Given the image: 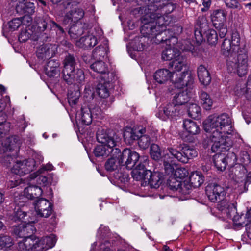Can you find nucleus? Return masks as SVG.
<instances>
[{
  "mask_svg": "<svg viewBox=\"0 0 251 251\" xmlns=\"http://www.w3.org/2000/svg\"><path fill=\"white\" fill-rule=\"evenodd\" d=\"M158 8V5L156 4L135 10L142 15L141 34L144 37L151 38L156 44L167 42L171 36L169 30H166V26L171 23L172 19L169 16H159L158 12L154 13L157 11Z\"/></svg>",
  "mask_w": 251,
  "mask_h": 251,
  "instance_id": "1",
  "label": "nucleus"
},
{
  "mask_svg": "<svg viewBox=\"0 0 251 251\" xmlns=\"http://www.w3.org/2000/svg\"><path fill=\"white\" fill-rule=\"evenodd\" d=\"M203 124L205 131L210 133L208 143L212 152L229 149L233 144L231 136L233 129L231 119L228 115H211Z\"/></svg>",
  "mask_w": 251,
  "mask_h": 251,
  "instance_id": "2",
  "label": "nucleus"
},
{
  "mask_svg": "<svg viewBox=\"0 0 251 251\" xmlns=\"http://www.w3.org/2000/svg\"><path fill=\"white\" fill-rule=\"evenodd\" d=\"M240 35L233 33L231 39H225L221 46L223 54L226 58L228 72L237 74L242 77L247 73L248 56L246 50H239Z\"/></svg>",
  "mask_w": 251,
  "mask_h": 251,
  "instance_id": "3",
  "label": "nucleus"
},
{
  "mask_svg": "<svg viewBox=\"0 0 251 251\" xmlns=\"http://www.w3.org/2000/svg\"><path fill=\"white\" fill-rule=\"evenodd\" d=\"M154 79L160 84H165L170 81L178 88L184 87H191L194 82V75L190 71H184L182 73L171 72L167 69L156 71L153 75Z\"/></svg>",
  "mask_w": 251,
  "mask_h": 251,
  "instance_id": "4",
  "label": "nucleus"
},
{
  "mask_svg": "<svg viewBox=\"0 0 251 251\" xmlns=\"http://www.w3.org/2000/svg\"><path fill=\"white\" fill-rule=\"evenodd\" d=\"M97 139L101 145H98L94 151L97 157H107L110 153L113 156L120 153V150L117 148V141L113 137L109 136L103 129L99 130L97 133Z\"/></svg>",
  "mask_w": 251,
  "mask_h": 251,
  "instance_id": "5",
  "label": "nucleus"
},
{
  "mask_svg": "<svg viewBox=\"0 0 251 251\" xmlns=\"http://www.w3.org/2000/svg\"><path fill=\"white\" fill-rule=\"evenodd\" d=\"M63 64V78L68 84L80 83L84 81V72L80 69L75 68L76 62L73 56H67L64 60Z\"/></svg>",
  "mask_w": 251,
  "mask_h": 251,
  "instance_id": "6",
  "label": "nucleus"
},
{
  "mask_svg": "<svg viewBox=\"0 0 251 251\" xmlns=\"http://www.w3.org/2000/svg\"><path fill=\"white\" fill-rule=\"evenodd\" d=\"M162 158L166 173L169 174L174 170L173 166L174 159L181 162V151H179L173 147L168 148L163 151Z\"/></svg>",
  "mask_w": 251,
  "mask_h": 251,
  "instance_id": "7",
  "label": "nucleus"
},
{
  "mask_svg": "<svg viewBox=\"0 0 251 251\" xmlns=\"http://www.w3.org/2000/svg\"><path fill=\"white\" fill-rule=\"evenodd\" d=\"M226 15V12L222 9L215 10L211 15L213 26L218 30L220 38H224L227 32L226 26L225 25Z\"/></svg>",
  "mask_w": 251,
  "mask_h": 251,
  "instance_id": "8",
  "label": "nucleus"
},
{
  "mask_svg": "<svg viewBox=\"0 0 251 251\" xmlns=\"http://www.w3.org/2000/svg\"><path fill=\"white\" fill-rule=\"evenodd\" d=\"M182 113L181 107L172 102L166 104L162 109H160L156 114V116L161 120L166 121L178 116Z\"/></svg>",
  "mask_w": 251,
  "mask_h": 251,
  "instance_id": "9",
  "label": "nucleus"
},
{
  "mask_svg": "<svg viewBox=\"0 0 251 251\" xmlns=\"http://www.w3.org/2000/svg\"><path fill=\"white\" fill-rule=\"evenodd\" d=\"M119 154L121 165L126 166L128 169H132L140 159V155L137 152L128 149L124 150Z\"/></svg>",
  "mask_w": 251,
  "mask_h": 251,
  "instance_id": "10",
  "label": "nucleus"
},
{
  "mask_svg": "<svg viewBox=\"0 0 251 251\" xmlns=\"http://www.w3.org/2000/svg\"><path fill=\"white\" fill-rule=\"evenodd\" d=\"M35 166V161L33 159L23 161H17L11 169L12 173L22 176L32 171Z\"/></svg>",
  "mask_w": 251,
  "mask_h": 251,
  "instance_id": "11",
  "label": "nucleus"
},
{
  "mask_svg": "<svg viewBox=\"0 0 251 251\" xmlns=\"http://www.w3.org/2000/svg\"><path fill=\"white\" fill-rule=\"evenodd\" d=\"M35 211L38 217L48 218L52 212V206L47 199L40 198L34 204Z\"/></svg>",
  "mask_w": 251,
  "mask_h": 251,
  "instance_id": "12",
  "label": "nucleus"
},
{
  "mask_svg": "<svg viewBox=\"0 0 251 251\" xmlns=\"http://www.w3.org/2000/svg\"><path fill=\"white\" fill-rule=\"evenodd\" d=\"M205 192L209 200L212 202L223 199L226 195L224 188L217 184H210L207 186Z\"/></svg>",
  "mask_w": 251,
  "mask_h": 251,
  "instance_id": "13",
  "label": "nucleus"
},
{
  "mask_svg": "<svg viewBox=\"0 0 251 251\" xmlns=\"http://www.w3.org/2000/svg\"><path fill=\"white\" fill-rule=\"evenodd\" d=\"M103 82H100L97 87L96 92L101 98H106L109 96L108 89L111 86L110 82L115 79V75L111 73L107 75V77L102 76Z\"/></svg>",
  "mask_w": 251,
  "mask_h": 251,
  "instance_id": "14",
  "label": "nucleus"
},
{
  "mask_svg": "<svg viewBox=\"0 0 251 251\" xmlns=\"http://www.w3.org/2000/svg\"><path fill=\"white\" fill-rule=\"evenodd\" d=\"M147 157L143 156L140 158V163L133 168L131 172V175L133 178L136 180H146L148 170L145 168L146 165L147 164Z\"/></svg>",
  "mask_w": 251,
  "mask_h": 251,
  "instance_id": "15",
  "label": "nucleus"
},
{
  "mask_svg": "<svg viewBox=\"0 0 251 251\" xmlns=\"http://www.w3.org/2000/svg\"><path fill=\"white\" fill-rule=\"evenodd\" d=\"M39 238L34 236H29L19 242L18 249L20 251H28L40 247Z\"/></svg>",
  "mask_w": 251,
  "mask_h": 251,
  "instance_id": "16",
  "label": "nucleus"
},
{
  "mask_svg": "<svg viewBox=\"0 0 251 251\" xmlns=\"http://www.w3.org/2000/svg\"><path fill=\"white\" fill-rule=\"evenodd\" d=\"M145 132V129L142 127L127 128L124 133V138L126 143L131 144L139 138V134H143Z\"/></svg>",
  "mask_w": 251,
  "mask_h": 251,
  "instance_id": "17",
  "label": "nucleus"
},
{
  "mask_svg": "<svg viewBox=\"0 0 251 251\" xmlns=\"http://www.w3.org/2000/svg\"><path fill=\"white\" fill-rule=\"evenodd\" d=\"M147 172L146 180L148 181V184L151 188H158L162 183L163 175L159 172H151L149 171Z\"/></svg>",
  "mask_w": 251,
  "mask_h": 251,
  "instance_id": "18",
  "label": "nucleus"
},
{
  "mask_svg": "<svg viewBox=\"0 0 251 251\" xmlns=\"http://www.w3.org/2000/svg\"><path fill=\"white\" fill-rule=\"evenodd\" d=\"M217 204V208L227 216L236 213V208L234 203H230L227 199H221Z\"/></svg>",
  "mask_w": 251,
  "mask_h": 251,
  "instance_id": "19",
  "label": "nucleus"
},
{
  "mask_svg": "<svg viewBox=\"0 0 251 251\" xmlns=\"http://www.w3.org/2000/svg\"><path fill=\"white\" fill-rule=\"evenodd\" d=\"M54 48L55 46L50 44L42 45L37 50V56L41 59L50 58L54 54Z\"/></svg>",
  "mask_w": 251,
  "mask_h": 251,
  "instance_id": "20",
  "label": "nucleus"
},
{
  "mask_svg": "<svg viewBox=\"0 0 251 251\" xmlns=\"http://www.w3.org/2000/svg\"><path fill=\"white\" fill-rule=\"evenodd\" d=\"M76 121L83 124L90 125L92 121V116L90 109L88 107H82L81 112L76 115Z\"/></svg>",
  "mask_w": 251,
  "mask_h": 251,
  "instance_id": "21",
  "label": "nucleus"
},
{
  "mask_svg": "<svg viewBox=\"0 0 251 251\" xmlns=\"http://www.w3.org/2000/svg\"><path fill=\"white\" fill-rule=\"evenodd\" d=\"M197 75L201 84L204 86L210 84L211 78L209 71L204 66L201 65L198 67Z\"/></svg>",
  "mask_w": 251,
  "mask_h": 251,
  "instance_id": "22",
  "label": "nucleus"
},
{
  "mask_svg": "<svg viewBox=\"0 0 251 251\" xmlns=\"http://www.w3.org/2000/svg\"><path fill=\"white\" fill-rule=\"evenodd\" d=\"M59 63L57 60H50L47 64L45 67L46 73L49 77L59 75Z\"/></svg>",
  "mask_w": 251,
  "mask_h": 251,
  "instance_id": "23",
  "label": "nucleus"
},
{
  "mask_svg": "<svg viewBox=\"0 0 251 251\" xmlns=\"http://www.w3.org/2000/svg\"><path fill=\"white\" fill-rule=\"evenodd\" d=\"M56 241V236L51 234L49 236H46L41 239H39V245L40 246L39 251H44L49 248L53 247Z\"/></svg>",
  "mask_w": 251,
  "mask_h": 251,
  "instance_id": "24",
  "label": "nucleus"
},
{
  "mask_svg": "<svg viewBox=\"0 0 251 251\" xmlns=\"http://www.w3.org/2000/svg\"><path fill=\"white\" fill-rule=\"evenodd\" d=\"M91 69L95 72L103 75L102 76L107 77V75H110L107 65L101 60H98L91 65Z\"/></svg>",
  "mask_w": 251,
  "mask_h": 251,
  "instance_id": "25",
  "label": "nucleus"
},
{
  "mask_svg": "<svg viewBox=\"0 0 251 251\" xmlns=\"http://www.w3.org/2000/svg\"><path fill=\"white\" fill-rule=\"evenodd\" d=\"M158 5V8L157 11H154V13L158 12L160 15L159 16H164L166 17V16H170L171 19H172V18L171 15H166V14H169L171 13L175 9V5L172 3H167V4H165L163 6H162L160 3L158 2L151 3L150 5L145 6L144 7H149L151 5ZM172 21H171V22Z\"/></svg>",
  "mask_w": 251,
  "mask_h": 251,
  "instance_id": "26",
  "label": "nucleus"
},
{
  "mask_svg": "<svg viewBox=\"0 0 251 251\" xmlns=\"http://www.w3.org/2000/svg\"><path fill=\"white\" fill-rule=\"evenodd\" d=\"M20 0L17 4L16 9L21 14H32L34 12V5L33 3Z\"/></svg>",
  "mask_w": 251,
  "mask_h": 251,
  "instance_id": "27",
  "label": "nucleus"
},
{
  "mask_svg": "<svg viewBox=\"0 0 251 251\" xmlns=\"http://www.w3.org/2000/svg\"><path fill=\"white\" fill-rule=\"evenodd\" d=\"M97 43L96 37L93 35L82 37L76 42V45L85 49L94 47Z\"/></svg>",
  "mask_w": 251,
  "mask_h": 251,
  "instance_id": "28",
  "label": "nucleus"
},
{
  "mask_svg": "<svg viewBox=\"0 0 251 251\" xmlns=\"http://www.w3.org/2000/svg\"><path fill=\"white\" fill-rule=\"evenodd\" d=\"M187 64L186 58L179 55V56L169 63V66L172 68L174 71L173 72L177 73V72H180L183 68H186Z\"/></svg>",
  "mask_w": 251,
  "mask_h": 251,
  "instance_id": "29",
  "label": "nucleus"
},
{
  "mask_svg": "<svg viewBox=\"0 0 251 251\" xmlns=\"http://www.w3.org/2000/svg\"><path fill=\"white\" fill-rule=\"evenodd\" d=\"M181 162L187 163L189 160L195 157L198 155L197 151L188 146H184L181 150Z\"/></svg>",
  "mask_w": 251,
  "mask_h": 251,
  "instance_id": "30",
  "label": "nucleus"
},
{
  "mask_svg": "<svg viewBox=\"0 0 251 251\" xmlns=\"http://www.w3.org/2000/svg\"><path fill=\"white\" fill-rule=\"evenodd\" d=\"M42 190L37 186L30 185L24 189V195L28 199L38 198L42 194Z\"/></svg>",
  "mask_w": 251,
  "mask_h": 251,
  "instance_id": "31",
  "label": "nucleus"
},
{
  "mask_svg": "<svg viewBox=\"0 0 251 251\" xmlns=\"http://www.w3.org/2000/svg\"><path fill=\"white\" fill-rule=\"evenodd\" d=\"M187 88L185 90H183L176 94L173 98L172 102L175 104L179 106L184 105L189 100V95L187 92Z\"/></svg>",
  "mask_w": 251,
  "mask_h": 251,
  "instance_id": "32",
  "label": "nucleus"
},
{
  "mask_svg": "<svg viewBox=\"0 0 251 251\" xmlns=\"http://www.w3.org/2000/svg\"><path fill=\"white\" fill-rule=\"evenodd\" d=\"M213 162L215 167L220 171H224L227 165L226 157L223 154H216L214 155Z\"/></svg>",
  "mask_w": 251,
  "mask_h": 251,
  "instance_id": "33",
  "label": "nucleus"
},
{
  "mask_svg": "<svg viewBox=\"0 0 251 251\" xmlns=\"http://www.w3.org/2000/svg\"><path fill=\"white\" fill-rule=\"evenodd\" d=\"M180 55L179 50L176 48L170 47L164 50L162 53V58L164 60L175 59Z\"/></svg>",
  "mask_w": 251,
  "mask_h": 251,
  "instance_id": "34",
  "label": "nucleus"
},
{
  "mask_svg": "<svg viewBox=\"0 0 251 251\" xmlns=\"http://www.w3.org/2000/svg\"><path fill=\"white\" fill-rule=\"evenodd\" d=\"M191 186L194 188L200 186L203 182L204 179L201 173L200 172H194L191 173L189 177Z\"/></svg>",
  "mask_w": 251,
  "mask_h": 251,
  "instance_id": "35",
  "label": "nucleus"
},
{
  "mask_svg": "<svg viewBox=\"0 0 251 251\" xmlns=\"http://www.w3.org/2000/svg\"><path fill=\"white\" fill-rule=\"evenodd\" d=\"M119 156V154L113 156L107 160L105 164V168L107 171H113L118 168L119 165H121Z\"/></svg>",
  "mask_w": 251,
  "mask_h": 251,
  "instance_id": "36",
  "label": "nucleus"
},
{
  "mask_svg": "<svg viewBox=\"0 0 251 251\" xmlns=\"http://www.w3.org/2000/svg\"><path fill=\"white\" fill-rule=\"evenodd\" d=\"M200 100L203 107L206 110H209L213 105V100L210 95L206 92L201 91L199 94Z\"/></svg>",
  "mask_w": 251,
  "mask_h": 251,
  "instance_id": "37",
  "label": "nucleus"
},
{
  "mask_svg": "<svg viewBox=\"0 0 251 251\" xmlns=\"http://www.w3.org/2000/svg\"><path fill=\"white\" fill-rule=\"evenodd\" d=\"M183 127L189 133L196 134L199 131V127L196 123L190 119H185L183 121Z\"/></svg>",
  "mask_w": 251,
  "mask_h": 251,
  "instance_id": "38",
  "label": "nucleus"
},
{
  "mask_svg": "<svg viewBox=\"0 0 251 251\" xmlns=\"http://www.w3.org/2000/svg\"><path fill=\"white\" fill-rule=\"evenodd\" d=\"M189 116L193 118H199L201 115V108L196 103H189L187 105Z\"/></svg>",
  "mask_w": 251,
  "mask_h": 251,
  "instance_id": "39",
  "label": "nucleus"
},
{
  "mask_svg": "<svg viewBox=\"0 0 251 251\" xmlns=\"http://www.w3.org/2000/svg\"><path fill=\"white\" fill-rule=\"evenodd\" d=\"M84 12L81 8H75L71 10L66 15V17L71 19L72 21L75 22L83 18Z\"/></svg>",
  "mask_w": 251,
  "mask_h": 251,
  "instance_id": "40",
  "label": "nucleus"
},
{
  "mask_svg": "<svg viewBox=\"0 0 251 251\" xmlns=\"http://www.w3.org/2000/svg\"><path fill=\"white\" fill-rule=\"evenodd\" d=\"M107 51L108 47L107 46H99L93 50L92 57L94 59L100 60L107 54Z\"/></svg>",
  "mask_w": 251,
  "mask_h": 251,
  "instance_id": "41",
  "label": "nucleus"
},
{
  "mask_svg": "<svg viewBox=\"0 0 251 251\" xmlns=\"http://www.w3.org/2000/svg\"><path fill=\"white\" fill-rule=\"evenodd\" d=\"M139 147L143 149L148 148L151 144V142L154 141L153 138H151L149 135L139 134V138L138 139Z\"/></svg>",
  "mask_w": 251,
  "mask_h": 251,
  "instance_id": "42",
  "label": "nucleus"
},
{
  "mask_svg": "<svg viewBox=\"0 0 251 251\" xmlns=\"http://www.w3.org/2000/svg\"><path fill=\"white\" fill-rule=\"evenodd\" d=\"M49 22L53 26L56 27L60 31V32H64L63 29L60 26H59L55 22L51 21L49 19H42L38 23V27L40 28V30L44 31L47 28V25Z\"/></svg>",
  "mask_w": 251,
  "mask_h": 251,
  "instance_id": "43",
  "label": "nucleus"
},
{
  "mask_svg": "<svg viewBox=\"0 0 251 251\" xmlns=\"http://www.w3.org/2000/svg\"><path fill=\"white\" fill-rule=\"evenodd\" d=\"M80 93L78 90L71 91L70 90L68 94V102L71 106L75 105L78 102Z\"/></svg>",
  "mask_w": 251,
  "mask_h": 251,
  "instance_id": "44",
  "label": "nucleus"
},
{
  "mask_svg": "<svg viewBox=\"0 0 251 251\" xmlns=\"http://www.w3.org/2000/svg\"><path fill=\"white\" fill-rule=\"evenodd\" d=\"M237 94L239 96L245 94L248 100L251 99V75L248 78L246 88H241L240 91L238 92Z\"/></svg>",
  "mask_w": 251,
  "mask_h": 251,
  "instance_id": "45",
  "label": "nucleus"
},
{
  "mask_svg": "<svg viewBox=\"0 0 251 251\" xmlns=\"http://www.w3.org/2000/svg\"><path fill=\"white\" fill-rule=\"evenodd\" d=\"M208 42L211 45H215L218 40V35L216 31L212 29H209L205 32Z\"/></svg>",
  "mask_w": 251,
  "mask_h": 251,
  "instance_id": "46",
  "label": "nucleus"
},
{
  "mask_svg": "<svg viewBox=\"0 0 251 251\" xmlns=\"http://www.w3.org/2000/svg\"><path fill=\"white\" fill-rule=\"evenodd\" d=\"M151 157L155 160H158L161 158V151L159 147L156 144H152L150 148Z\"/></svg>",
  "mask_w": 251,
  "mask_h": 251,
  "instance_id": "47",
  "label": "nucleus"
},
{
  "mask_svg": "<svg viewBox=\"0 0 251 251\" xmlns=\"http://www.w3.org/2000/svg\"><path fill=\"white\" fill-rule=\"evenodd\" d=\"M12 245V239L10 236L6 235H0V247L1 248H8Z\"/></svg>",
  "mask_w": 251,
  "mask_h": 251,
  "instance_id": "48",
  "label": "nucleus"
},
{
  "mask_svg": "<svg viewBox=\"0 0 251 251\" xmlns=\"http://www.w3.org/2000/svg\"><path fill=\"white\" fill-rule=\"evenodd\" d=\"M244 215H239L237 213L232 214L231 216H227L232 218L234 223L238 226H243L245 224V221L244 219Z\"/></svg>",
  "mask_w": 251,
  "mask_h": 251,
  "instance_id": "49",
  "label": "nucleus"
},
{
  "mask_svg": "<svg viewBox=\"0 0 251 251\" xmlns=\"http://www.w3.org/2000/svg\"><path fill=\"white\" fill-rule=\"evenodd\" d=\"M227 7L230 8H237L239 6V1H245L244 0H223Z\"/></svg>",
  "mask_w": 251,
  "mask_h": 251,
  "instance_id": "50",
  "label": "nucleus"
},
{
  "mask_svg": "<svg viewBox=\"0 0 251 251\" xmlns=\"http://www.w3.org/2000/svg\"><path fill=\"white\" fill-rule=\"evenodd\" d=\"M225 156L226 157V162H227V165L229 164V165L233 166L236 163L237 161V157L234 152H228V154Z\"/></svg>",
  "mask_w": 251,
  "mask_h": 251,
  "instance_id": "51",
  "label": "nucleus"
},
{
  "mask_svg": "<svg viewBox=\"0 0 251 251\" xmlns=\"http://www.w3.org/2000/svg\"><path fill=\"white\" fill-rule=\"evenodd\" d=\"M22 22L19 18H16L8 23L9 28L12 30H16L21 25Z\"/></svg>",
  "mask_w": 251,
  "mask_h": 251,
  "instance_id": "52",
  "label": "nucleus"
},
{
  "mask_svg": "<svg viewBox=\"0 0 251 251\" xmlns=\"http://www.w3.org/2000/svg\"><path fill=\"white\" fill-rule=\"evenodd\" d=\"M187 175V172L186 169L184 168H177L176 169L174 173V175L176 177L182 179L185 177Z\"/></svg>",
  "mask_w": 251,
  "mask_h": 251,
  "instance_id": "53",
  "label": "nucleus"
},
{
  "mask_svg": "<svg viewBox=\"0 0 251 251\" xmlns=\"http://www.w3.org/2000/svg\"><path fill=\"white\" fill-rule=\"evenodd\" d=\"M78 27L76 25H73L70 28L69 34L73 38H75L77 36L80 34V32L78 31Z\"/></svg>",
  "mask_w": 251,
  "mask_h": 251,
  "instance_id": "54",
  "label": "nucleus"
},
{
  "mask_svg": "<svg viewBox=\"0 0 251 251\" xmlns=\"http://www.w3.org/2000/svg\"><path fill=\"white\" fill-rule=\"evenodd\" d=\"M180 185H182V184H180V181L176 180L174 178H172L169 182V186L170 189L172 190L177 189Z\"/></svg>",
  "mask_w": 251,
  "mask_h": 251,
  "instance_id": "55",
  "label": "nucleus"
},
{
  "mask_svg": "<svg viewBox=\"0 0 251 251\" xmlns=\"http://www.w3.org/2000/svg\"><path fill=\"white\" fill-rule=\"evenodd\" d=\"M29 37L30 34L26 30H24L19 35V40L20 42H24L26 41Z\"/></svg>",
  "mask_w": 251,
  "mask_h": 251,
  "instance_id": "56",
  "label": "nucleus"
},
{
  "mask_svg": "<svg viewBox=\"0 0 251 251\" xmlns=\"http://www.w3.org/2000/svg\"><path fill=\"white\" fill-rule=\"evenodd\" d=\"M195 37L196 42L198 43H201L203 40V36L201 30L196 29L195 31Z\"/></svg>",
  "mask_w": 251,
  "mask_h": 251,
  "instance_id": "57",
  "label": "nucleus"
},
{
  "mask_svg": "<svg viewBox=\"0 0 251 251\" xmlns=\"http://www.w3.org/2000/svg\"><path fill=\"white\" fill-rule=\"evenodd\" d=\"M240 161L244 165H247L250 163V156L247 152L244 151L242 153Z\"/></svg>",
  "mask_w": 251,
  "mask_h": 251,
  "instance_id": "58",
  "label": "nucleus"
},
{
  "mask_svg": "<svg viewBox=\"0 0 251 251\" xmlns=\"http://www.w3.org/2000/svg\"><path fill=\"white\" fill-rule=\"evenodd\" d=\"M35 230V228L31 225L30 223H27L24 226H23V228L22 231L24 232H26L29 234L33 233Z\"/></svg>",
  "mask_w": 251,
  "mask_h": 251,
  "instance_id": "59",
  "label": "nucleus"
},
{
  "mask_svg": "<svg viewBox=\"0 0 251 251\" xmlns=\"http://www.w3.org/2000/svg\"><path fill=\"white\" fill-rule=\"evenodd\" d=\"M4 124V126L6 127V130L8 131L9 128V123H6V118L2 111V110L0 109V125Z\"/></svg>",
  "mask_w": 251,
  "mask_h": 251,
  "instance_id": "60",
  "label": "nucleus"
},
{
  "mask_svg": "<svg viewBox=\"0 0 251 251\" xmlns=\"http://www.w3.org/2000/svg\"><path fill=\"white\" fill-rule=\"evenodd\" d=\"M13 161V157L11 155H7L6 156H4L0 160L1 163L7 166H9V165L11 163V162Z\"/></svg>",
  "mask_w": 251,
  "mask_h": 251,
  "instance_id": "61",
  "label": "nucleus"
},
{
  "mask_svg": "<svg viewBox=\"0 0 251 251\" xmlns=\"http://www.w3.org/2000/svg\"><path fill=\"white\" fill-rule=\"evenodd\" d=\"M37 182L40 185L46 186L48 184V179L44 176H39L37 178Z\"/></svg>",
  "mask_w": 251,
  "mask_h": 251,
  "instance_id": "62",
  "label": "nucleus"
},
{
  "mask_svg": "<svg viewBox=\"0 0 251 251\" xmlns=\"http://www.w3.org/2000/svg\"><path fill=\"white\" fill-rule=\"evenodd\" d=\"M26 215V213L19 209H18L17 211L15 213V216L19 220H22Z\"/></svg>",
  "mask_w": 251,
  "mask_h": 251,
  "instance_id": "63",
  "label": "nucleus"
},
{
  "mask_svg": "<svg viewBox=\"0 0 251 251\" xmlns=\"http://www.w3.org/2000/svg\"><path fill=\"white\" fill-rule=\"evenodd\" d=\"M244 226L246 227L248 237L251 240V222L246 223Z\"/></svg>",
  "mask_w": 251,
  "mask_h": 251,
  "instance_id": "64",
  "label": "nucleus"
}]
</instances>
